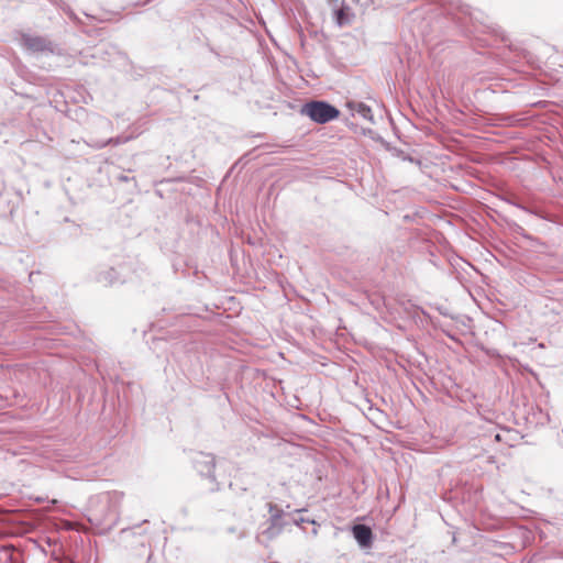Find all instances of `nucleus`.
I'll return each instance as SVG.
<instances>
[{
    "label": "nucleus",
    "mask_w": 563,
    "mask_h": 563,
    "mask_svg": "<svg viewBox=\"0 0 563 563\" xmlns=\"http://www.w3.org/2000/svg\"><path fill=\"white\" fill-rule=\"evenodd\" d=\"M122 499L123 494L120 492H103L89 499V507L95 512L96 520L102 521L118 512Z\"/></svg>",
    "instance_id": "nucleus-1"
},
{
    "label": "nucleus",
    "mask_w": 563,
    "mask_h": 563,
    "mask_svg": "<svg viewBox=\"0 0 563 563\" xmlns=\"http://www.w3.org/2000/svg\"><path fill=\"white\" fill-rule=\"evenodd\" d=\"M301 114L307 115L313 122L319 124L328 123L340 115V111L327 101L312 100L305 103L300 110Z\"/></svg>",
    "instance_id": "nucleus-2"
},
{
    "label": "nucleus",
    "mask_w": 563,
    "mask_h": 563,
    "mask_svg": "<svg viewBox=\"0 0 563 563\" xmlns=\"http://www.w3.org/2000/svg\"><path fill=\"white\" fill-rule=\"evenodd\" d=\"M19 45L30 53L52 52V44L43 36L22 33L19 38Z\"/></svg>",
    "instance_id": "nucleus-3"
},
{
    "label": "nucleus",
    "mask_w": 563,
    "mask_h": 563,
    "mask_svg": "<svg viewBox=\"0 0 563 563\" xmlns=\"http://www.w3.org/2000/svg\"><path fill=\"white\" fill-rule=\"evenodd\" d=\"M192 463L201 476L214 481L216 459L212 454L199 452L195 455Z\"/></svg>",
    "instance_id": "nucleus-4"
},
{
    "label": "nucleus",
    "mask_w": 563,
    "mask_h": 563,
    "mask_svg": "<svg viewBox=\"0 0 563 563\" xmlns=\"http://www.w3.org/2000/svg\"><path fill=\"white\" fill-rule=\"evenodd\" d=\"M353 537L361 548H369L373 543L372 529L366 525H354L352 528Z\"/></svg>",
    "instance_id": "nucleus-5"
},
{
    "label": "nucleus",
    "mask_w": 563,
    "mask_h": 563,
    "mask_svg": "<svg viewBox=\"0 0 563 563\" xmlns=\"http://www.w3.org/2000/svg\"><path fill=\"white\" fill-rule=\"evenodd\" d=\"M267 508L269 512V519L267 520V523L284 530V528L288 525V521L285 520L284 510L273 503H268Z\"/></svg>",
    "instance_id": "nucleus-6"
},
{
    "label": "nucleus",
    "mask_w": 563,
    "mask_h": 563,
    "mask_svg": "<svg viewBox=\"0 0 563 563\" xmlns=\"http://www.w3.org/2000/svg\"><path fill=\"white\" fill-rule=\"evenodd\" d=\"M118 272L110 267L107 271L99 273L98 282L103 283L104 285H112L118 279Z\"/></svg>",
    "instance_id": "nucleus-7"
},
{
    "label": "nucleus",
    "mask_w": 563,
    "mask_h": 563,
    "mask_svg": "<svg viewBox=\"0 0 563 563\" xmlns=\"http://www.w3.org/2000/svg\"><path fill=\"white\" fill-rule=\"evenodd\" d=\"M347 10H349V8L345 5H341V8L334 9L333 12H334L335 21H336L338 25L342 26V25L350 23Z\"/></svg>",
    "instance_id": "nucleus-8"
},
{
    "label": "nucleus",
    "mask_w": 563,
    "mask_h": 563,
    "mask_svg": "<svg viewBox=\"0 0 563 563\" xmlns=\"http://www.w3.org/2000/svg\"><path fill=\"white\" fill-rule=\"evenodd\" d=\"M283 530L278 527H273V525L267 523V527L262 531V536L266 538V540H273L278 537Z\"/></svg>",
    "instance_id": "nucleus-9"
},
{
    "label": "nucleus",
    "mask_w": 563,
    "mask_h": 563,
    "mask_svg": "<svg viewBox=\"0 0 563 563\" xmlns=\"http://www.w3.org/2000/svg\"><path fill=\"white\" fill-rule=\"evenodd\" d=\"M283 530L278 527H273V525L267 523V527L262 531V536L266 538V540H273L278 537Z\"/></svg>",
    "instance_id": "nucleus-10"
},
{
    "label": "nucleus",
    "mask_w": 563,
    "mask_h": 563,
    "mask_svg": "<svg viewBox=\"0 0 563 563\" xmlns=\"http://www.w3.org/2000/svg\"><path fill=\"white\" fill-rule=\"evenodd\" d=\"M133 136H117V137H110L107 140V143L108 145H114V146H118V145H121V144H124L126 142H129L130 140H132Z\"/></svg>",
    "instance_id": "nucleus-11"
},
{
    "label": "nucleus",
    "mask_w": 563,
    "mask_h": 563,
    "mask_svg": "<svg viewBox=\"0 0 563 563\" xmlns=\"http://www.w3.org/2000/svg\"><path fill=\"white\" fill-rule=\"evenodd\" d=\"M357 112L364 118V119H367V120H372L373 119V114H372V110L368 106L364 104V103H360L358 107H357Z\"/></svg>",
    "instance_id": "nucleus-12"
},
{
    "label": "nucleus",
    "mask_w": 563,
    "mask_h": 563,
    "mask_svg": "<svg viewBox=\"0 0 563 563\" xmlns=\"http://www.w3.org/2000/svg\"><path fill=\"white\" fill-rule=\"evenodd\" d=\"M87 144L95 150H101V148L108 146L107 140L106 141H92Z\"/></svg>",
    "instance_id": "nucleus-13"
},
{
    "label": "nucleus",
    "mask_w": 563,
    "mask_h": 563,
    "mask_svg": "<svg viewBox=\"0 0 563 563\" xmlns=\"http://www.w3.org/2000/svg\"><path fill=\"white\" fill-rule=\"evenodd\" d=\"M341 2H342V0H329V3L331 4L333 11L335 8H341V5H340Z\"/></svg>",
    "instance_id": "nucleus-14"
},
{
    "label": "nucleus",
    "mask_w": 563,
    "mask_h": 563,
    "mask_svg": "<svg viewBox=\"0 0 563 563\" xmlns=\"http://www.w3.org/2000/svg\"><path fill=\"white\" fill-rule=\"evenodd\" d=\"M100 121L109 129V130H112V123L111 121L107 120V119H100Z\"/></svg>",
    "instance_id": "nucleus-15"
},
{
    "label": "nucleus",
    "mask_w": 563,
    "mask_h": 563,
    "mask_svg": "<svg viewBox=\"0 0 563 563\" xmlns=\"http://www.w3.org/2000/svg\"><path fill=\"white\" fill-rule=\"evenodd\" d=\"M301 522H310V521H309V520H305V519H302V518H301V519H299V520H297V519H295V520H294V523H295V525H300Z\"/></svg>",
    "instance_id": "nucleus-16"
},
{
    "label": "nucleus",
    "mask_w": 563,
    "mask_h": 563,
    "mask_svg": "<svg viewBox=\"0 0 563 563\" xmlns=\"http://www.w3.org/2000/svg\"><path fill=\"white\" fill-rule=\"evenodd\" d=\"M495 441H497V442L501 441V434L500 433H496L495 434Z\"/></svg>",
    "instance_id": "nucleus-17"
}]
</instances>
